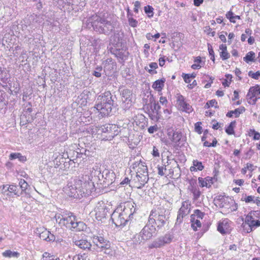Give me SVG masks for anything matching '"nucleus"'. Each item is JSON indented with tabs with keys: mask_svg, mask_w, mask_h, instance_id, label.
<instances>
[{
	"mask_svg": "<svg viewBox=\"0 0 260 260\" xmlns=\"http://www.w3.org/2000/svg\"><path fill=\"white\" fill-rule=\"evenodd\" d=\"M134 205V203L126 202L121 212H119L118 211L113 212L111 215V219L116 226L123 227L131 220L136 210Z\"/></svg>",
	"mask_w": 260,
	"mask_h": 260,
	"instance_id": "1",
	"label": "nucleus"
},
{
	"mask_svg": "<svg viewBox=\"0 0 260 260\" xmlns=\"http://www.w3.org/2000/svg\"><path fill=\"white\" fill-rule=\"evenodd\" d=\"M115 95H113L109 91H105L98 97L94 108L100 112L102 117L108 116L113 108L117 105Z\"/></svg>",
	"mask_w": 260,
	"mask_h": 260,
	"instance_id": "2",
	"label": "nucleus"
},
{
	"mask_svg": "<svg viewBox=\"0 0 260 260\" xmlns=\"http://www.w3.org/2000/svg\"><path fill=\"white\" fill-rule=\"evenodd\" d=\"M89 21L93 29L100 33L108 35L115 28V25L113 22L104 18H102L97 15H92L89 18Z\"/></svg>",
	"mask_w": 260,
	"mask_h": 260,
	"instance_id": "3",
	"label": "nucleus"
},
{
	"mask_svg": "<svg viewBox=\"0 0 260 260\" xmlns=\"http://www.w3.org/2000/svg\"><path fill=\"white\" fill-rule=\"evenodd\" d=\"M76 179V185L79 187V192L81 196H88L95 191L93 182L90 180L88 176H85V178Z\"/></svg>",
	"mask_w": 260,
	"mask_h": 260,
	"instance_id": "4",
	"label": "nucleus"
},
{
	"mask_svg": "<svg viewBox=\"0 0 260 260\" xmlns=\"http://www.w3.org/2000/svg\"><path fill=\"white\" fill-rule=\"evenodd\" d=\"M137 178L138 182H141V186L147 183L149 177L147 167L145 162H140L138 165Z\"/></svg>",
	"mask_w": 260,
	"mask_h": 260,
	"instance_id": "5",
	"label": "nucleus"
},
{
	"mask_svg": "<svg viewBox=\"0 0 260 260\" xmlns=\"http://www.w3.org/2000/svg\"><path fill=\"white\" fill-rule=\"evenodd\" d=\"M149 223L152 224L155 226L158 230L161 229L166 223L168 218L165 215L157 214L153 215V212L152 211L149 216Z\"/></svg>",
	"mask_w": 260,
	"mask_h": 260,
	"instance_id": "6",
	"label": "nucleus"
},
{
	"mask_svg": "<svg viewBox=\"0 0 260 260\" xmlns=\"http://www.w3.org/2000/svg\"><path fill=\"white\" fill-rule=\"evenodd\" d=\"M76 179L69 182L63 188L65 193L70 197L79 198L80 196L79 192V187L76 185Z\"/></svg>",
	"mask_w": 260,
	"mask_h": 260,
	"instance_id": "7",
	"label": "nucleus"
},
{
	"mask_svg": "<svg viewBox=\"0 0 260 260\" xmlns=\"http://www.w3.org/2000/svg\"><path fill=\"white\" fill-rule=\"evenodd\" d=\"M259 99H260V86L256 85L250 87L247 94L248 103L251 105H255Z\"/></svg>",
	"mask_w": 260,
	"mask_h": 260,
	"instance_id": "8",
	"label": "nucleus"
},
{
	"mask_svg": "<svg viewBox=\"0 0 260 260\" xmlns=\"http://www.w3.org/2000/svg\"><path fill=\"white\" fill-rule=\"evenodd\" d=\"M76 220V217L73 215V213L70 212L61 214V218L59 221V223L62 225L66 226L67 228L72 229V223H74Z\"/></svg>",
	"mask_w": 260,
	"mask_h": 260,
	"instance_id": "9",
	"label": "nucleus"
},
{
	"mask_svg": "<svg viewBox=\"0 0 260 260\" xmlns=\"http://www.w3.org/2000/svg\"><path fill=\"white\" fill-rule=\"evenodd\" d=\"M156 230L157 229L154 225L149 223V219H148L146 225L141 230V234L143 235L145 239L148 240L153 236V234L155 233Z\"/></svg>",
	"mask_w": 260,
	"mask_h": 260,
	"instance_id": "10",
	"label": "nucleus"
},
{
	"mask_svg": "<svg viewBox=\"0 0 260 260\" xmlns=\"http://www.w3.org/2000/svg\"><path fill=\"white\" fill-rule=\"evenodd\" d=\"M104 179L103 183L105 185L109 186L114 182L115 179V174L113 171H110L108 170H105L103 172L102 175Z\"/></svg>",
	"mask_w": 260,
	"mask_h": 260,
	"instance_id": "11",
	"label": "nucleus"
},
{
	"mask_svg": "<svg viewBox=\"0 0 260 260\" xmlns=\"http://www.w3.org/2000/svg\"><path fill=\"white\" fill-rule=\"evenodd\" d=\"M97 247L100 249V252H103L108 255H112L113 251L111 249V243L108 240H105L102 244L99 243Z\"/></svg>",
	"mask_w": 260,
	"mask_h": 260,
	"instance_id": "12",
	"label": "nucleus"
},
{
	"mask_svg": "<svg viewBox=\"0 0 260 260\" xmlns=\"http://www.w3.org/2000/svg\"><path fill=\"white\" fill-rule=\"evenodd\" d=\"M230 226L228 219H224L218 223L217 230L222 235H225L230 232Z\"/></svg>",
	"mask_w": 260,
	"mask_h": 260,
	"instance_id": "13",
	"label": "nucleus"
},
{
	"mask_svg": "<svg viewBox=\"0 0 260 260\" xmlns=\"http://www.w3.org/2000/svg\"><path fill=\"white\" fill-rule=\"evenodd\" d=\"M121 95L122 102L127 105L126 108L128 107V105H131L132 102V91L129 89H124L121 91Z\"/></svg>",
	"mask_w": 260,
	"mask_h": 260,
	"instance_id": "14",
	"label": "nucleus"
},
{
	"mask_svg": "<svg viewBox=\"0 0 260 260\" xmlns=\"http://www.w3.org/2000/svg\"><path fill=\"white\" fill-rule=\"evenodd\" d=\"M253 215H250V213L246 216L245 223L243 224V227L244 230H246L247 233H250L252 231V223H253Z\"/></svg>",
	"mask_w": 260,
	"mask_h": 260,
	"instance_id": "15",
	"label": "nucleus"
},
{
	"mask_svg": "<svg viewBox=\"0 0 260 260\" xmlns=\"http://www.w3.org/2000/svg\"><path fill=\"white\" fill-rule=\"evenodd\" d=\"M10 78L9 71L6 69L0 68V80L6 84L3 87L7 86V84L10 81Z\"/></svg>",
	"mask_w": 260,
	"mask_h": 260,
	"instance_id": "16",
	"label": "nucleus"
},
{
	"mask_svg": "<svg viewBox=\"0 0 260 260\" xmlns=\"http://www.w3.org/2000/svg\"><path fill=\"white\" fill-rule=\"evenodd\" d=\"M108 210L105 207H99L95 213V218L99 221H102L107 215Z\"/></svg>",
	"mask_w": 260,
	"mask_h": 260,
	"instance_id": "17",
	"label": "nucleus"
},
{
	"mask_svg": "<svg viewBox=\"0 0 260 260\" xmlns=\"http://www.w3.org/2000/svg\"><path fill=\"white\" fill-rule=\"evenodd\" d=\"M153 102H154V99L151 93L148 95H145L143 99V104L144 106V108L148 109Z\"/></svg>",
	"mask_w": 260,
	"mask_h": 260,
	"instance_id": "18",
	"label": "nucleus"
},
{
	"mask_svg": "<svg viewBox=\"0 0 260 260\" xmlns=\"http://www.w3.org/2000/svg\"><path fill=\"white\" fill-rule=\"evenodd\" d=\"M74 242L76 246L84 250L86 249H89L91 246L90 243L85 239L76 240Z\"/></svg>",
	"mask_w": 260,
	"mask_h": 260,
	"instance_id": "19",
	"label": "nucleus"
},
{
	"mask_svg": "<svg viewBox=\"0 0 260 260\" xmlns=\"http://www.w3.org/2000/svg\"><path fill=\"white\" fill-rule=\"evenodd\" d=\"M190 204L186 201L183 202L178 212L186 216L190 213Z\"/></svg>",
	"mask_w": 260,
	"mask_h": 260,
	"instance_id": "20",
	"label": "nucleus"
},
{
	"mask_svg": "<svg viewBox=\"0 0 260 260\" xmlns=\"http://www.w3.org/2000/svg\"><path fill=\"white\" fill-rule=\"evenodd\" d=\"M206 180H204V179L202 177H199L198 178L199 182L200 184V186L203 187H210L213 183V178L212 177H207L205 178Z\"/></svg>",
	"mask_w": 260,
	"mask_h": 260,
	"instance_id": "21",
	"label": "nucleus"
},
{
	"mask_svg": "<svg viewBox=\"0 0 260 260\" xmlns=\"http://www.w3.org/2000/svg\"><path fill=\"white\" fill-rule=\"evenodd\" d=\"M245 111V108L244 107H241L239 108L236 109L235 110L230 111L227 113L226 116L228 117H232L233 114H235V117H239L240 115Z\"/></svg>",
	"mask_w": 260,
	"mask_h": 260,
	"instance_id": "22",
	"label": "nucleus"
},
{
	"mask_svg": "<svg viewBox=\"0 0 260 260\" xmlns=\"http://www.w3.org/2000/svg\"><path fill=\"white\" fill-rule=\"evenodd\" d=\"M219 49L221 50L220 52V56L222 60H226L230 58V55L227 51V47L226 45H220L219 46Z\"/></svg>",
	"mask_w": 260,
	"mask_h": 260,
	"instance_id": "23",
	"label": "nucleus"
},
{
	"mask_svg": "<svg viewBox=\"0 0 260 260\" xmlns=\"http://www.w3.org/2000/svg\"><path fill=\"white\" fill-rule=\"evenodd\" d=\"M165 81L166 79L165 78L157 80L153 83L152 87L155 90L160 91L163 88Z\"/></svg>",
	"mask_w": 260,
	"mask_h": 260,
	"instance_id": "24",
	"label": "nucleus"
},
{
	"mask_svg": "<svg viewBox=\"0 0 260 260\" xmlns=\"http://www.w3.org/2000/svg\"><path fill=\"white\" fill-rule=\"evenodd\" d=\"M72 229H75L76 231H84L86 229V225L83 222L78 221L76 219L74 223H72Z\"/></svg>",
	"mask_w": 260,
	"mask_h": 260,
	"instance_id": "25",
	"label": "nucleus"
},
{
	"mask_svg": "<svg viewBox=\"0 0 260 260\" xmlns=\"http://www.w3.org/2000/svg\"><path fill=\"white\" fill-rule=\"evenodd\" d=\"M164 241H162L161 238L160 237L158 238L155 240L149 246V248H160L165 245Z\"/></svg>",
	"mask_w": 260,
	"mask_h": 260,
	"instance_id": "26",
	"label": "nucleus"
},
{
	"mask_svg": "<svg viewBox=\"0 0 260 260\" xmlns=\"http://www.w3.org/2000/svg\"><path fill=\"white\" fill-rule=\"evenodd\" d=\"M182 137V133L180 132H174L171 138V141L177 143L179 142Z\"/></svg>",
	"mask_w": 260,
	"mask_h": 260,
	"instance_id": "27",
	"label": "nucleus"
},
{
	"mask_svg": "<svg viewBox=\"0 0 260 260\" xmlns=\"http://www.w3.org/2000/svg\"><path fill=\"white\" fill-rule=\"evenodd\" d=\"M7 190L9 191V192L13 193L14 195H17L19 196L20 194L19 193V187L14 185H10L8 187H7Z\"/></svg>",
	"mask_w": 260,
	"mask_h": 260,
	"instance_id": "28",
	"label": "nucleus"
},
{
	"mask_svg": "<svg viewBox=\"0 0 260 260\" xmlns=\"http://www.w3.org/2000/svg\"><path fill=\"white\" fill-rule=\"evenodd\" d=\"M236 121H234L231 122L228 127L225 129V132L230 135H233L235 133L234 127L236 125Z\"/></svg>",
	"mask_w": 260,
	"mask_h": 260,
	"instance_id": "29",
	"label": "nucleus"
},
{
	"mask_svg": "<svg viewBox=\"0 0 260 260\" xmlns=\"http://www.w3.org/2000/svg\"><path fill=\"white\" fill-rule=\"evenodd\" d=\"M147 240L144 238L143 235L141 234V232L139 235H136L133 238L134 243L136 244H140L143 241Z\"/></svg>",
	"mask_w": 260,
	"mask_h": 260,
	"instance_id": "30",
	"label": "nucleus"
},
{
	"mask_svg": "<svg viewBox=\"0 0 260 260\" xmlns=\"http://www.w3.org/2000/svg\"><path fill=\"white\" fill-rule=\"evenodd\" d=\"M19 254L17 252H13L10 250H8L5 251L3 253V255L4 257H17L19 256Z\"/></svg>",
	"mask_w": 260,
	"mask_h": 260,
	"instance_id": "31",
	"label": "nucleus"
},
{
	"mask_svg": "<svg viewBox=\"0 0 260 260\" xmlns=\"http://www.w3.org/2000/svg\"><path fill=\"white\" fill-rule=\"evenodd\" d=\"M116 128L115 125H111L110 124H105L102 127L101 131L103 133H109Z\"/></svg>",
	"mask_w": 260,
	"mask_h": 260,
	"instance_id": "32",
	"label": "nucleus"
},
{
	"mask_svg": "<svg viewBox=\"0 0 260 260\" xmlns=\"http://www.w3.org/2000/svg\"><path fill=\"white\" fill-rule=\"evenodd\" d=\"M255 53L253 51H250L247 53L245 57H244L243 59L245 61H246L247 63H248L250 61H253Z\"/></svg>",
	"mask_w": 260,
	"mask_h": 260,
	"instance_id": "33",
	"label": "nucleus"
},
{
	"mask_svg": "<svg viewBox=\"0 0 260 260\" xmlns=\"http://www.w3.org/2000/svg\"><path fill=\"white\" fill-rule=\"evenodd\" d=\"M149 109L152 110V112L153 113H155L156 115H159V110L160 109V106L158 103H156L154 101V102H153V103L150 106Z\"/></svg>",
	"mask_w": 260,
	"mask_h": 260,
	"instance_id": "34",
	"label": "nucleus"
},
{
	"mask_svg": "<svg viewBox=\"0 0 260 260\" xmlns=\"http://www.w3.org/2000/svg\"><path fill=\"white\" fill-rule=\"evenodd\" d=\"M105 240H107L101 236H93L92 237V241H93V243L96 245V246H97V244H99V243H100L101 244L104 242H105Z\"/></svg>",
	"mask_w": 260,
	"mask_h": 260,
	"instance_id": "35",
	"label": "nucleus"
},
{
	"mask_svg": "<svg viewBox=\"0 0 260 260\" xmlns=\"http://www.w3.org/2000/svg\"><path fill=\"white\" fill-rule=\"evenodd\" d=\"M114 54L118 58H119L123 61L126 59L127 57V55H126L124 52L120 51V50H116Z\"/></svg>",
	"mask_w": 260,
	"mask_h": 260,
	"instance_id": "36",
	"label": "nucleus"
},
{
	"mask_svg": "<svg viewBox=\"0 0 260 260\" xmlns=\"http://www.w3.org/2000/svg\"><path fill=\"white\" fill-rule=\"evenodd\" d=\"M144 11L146 14H148V16L149 18L153 17V8L152 6L148 5L144 7Z\"/></svg>",
	"mask_w": 260,
	"mask_h": 260,
	"instance_id": "37",
	"label": "nucleus"
},
{
	"mask_svg": "<svg viewBox=\"0 0 260 260\" xmlns=\"http://www.w3.org/2000/svg\"><path fill=\"white\" fill-rule=\"evenodd\" d=\"M160 237L161 238L162 241H164L163 242L164 243L165 245L171 243L173 239L172 235L169 234H166L165 236H161Z\"/></svg>",
	"mask_w": 260,
	"mask_h": 260,
	"instance_id": "38",
	"label": "nucleus"
},
{
	"mask_svg": "<svg viewBox=\"0 0 260 260\" xmlns=\"http://www.w3.org/2000/svg\"><path fill=\"white\" fill-rule=\"evenodd\" d=\"M182 108V110L185 111L187 113H190L192 111V107L188 104H187L186 102L183 103V104L181 106Z\"/></svg>",
	"mask_w": 260,
	"mask_h": 260,
	"instance_id": "39",
	"label": "nucleus"
},
{
	"mask_svg": "<svg viewBox=\"0 0 260 260\" xmlns=\"http://www.w3.org/2000/svg\"><path fill=\"white\" fill-rule=\"evenodd\" d=\"M49 234H50L49 231L45 230L40 234V238L43 240L47 241Z\"/></svg>",
	"mask_w": 260,
	"mask_h": 260,
	"instance_id": "40",
	"label": "nucleus"
},
{
	"mask_svg": "<svg viewBox=\"0 0 260 260\" xmlns=\"http://www.w3.org/2000/svg\"><path fill=\"white\" fill-rule=\"evenodd\" d=\"M19 184L20 188L22 190L20 193V194H21L22 191L25 190V189L27 188L28 184L24 179H21L19 181Z\"/></svg>",
	"mask_w": 260,
	"mask_h": 260,
	"instance_id": "41",
	"label": "nucleus"
},
{
	"mask_svg": "<svg viewBox=\"0 0 260 260\" xmlns=\"http://www.w3.org/2000/svg\"><path fill=\"white\" fill-rule=\"evenodd\" d=\"M102 71V67L101 66L97 67L95 70L92 73V75L96 77H100L102 75L101 71Z\"/></svg>",
	"mask_w": 260,
	"mask_h": 260,
	"instance_id": "42",
	"label": "nucleus"
},
{
	"mask_svg": "<svg viewBox=\"0 0 260 260\" xmlns=\"http://www.w3.org/2000/svg\"><path fill=\"white\" fill-rule=\"evenodd\" d=\"M191 215H194V217L196 216L198 218L202 219L205 215V213L200 210L197 209L194 211V214Z\"/></svg>",
	"mask_w": 260,
	"mask_h": 260,
	"instance_id": "43",
	"label": "nucleus"
},
{
	"mask_svg": "<svg viewBox=\"0 0 260 260\" xmlns=\"http://www.w3.org/2000/svg\"><path fill=\"white\" fill-rule=\"evenodd\" d=\"M193 166L196 168V170H198L199 171H202L204 169V166L202 165V163L200 161H198V160H194Z\"/></svg>",
	"mask_w": 260,
	"mask_h": 260,
	"instance_id": "44",
	"label": "nucleus"
},
{
	"mask_svg": "<svg viewBox=\"0 0 260 260\" xmlns=\"http://www.w3.org/2000/svg\"><path fill=\"white\" fill-rule=\"evenodd\" d=\"M128 21L129 25L133 27H136L138 25V21L132 17L128 18Z\"/></svg>",
	"mask_w": 260,
	"mask_h": 260,
	"instance_id": "45",
	"label": "nucleus"
},
{
	"mask_svg": "<svg viewBox=\"0 0 260 260\" xmlns=\"http://www.w3.org/2000/svg\"><path fill=\"white\" fill-rule=\"evenodd\" d=\"M194 200H197L201 196V192L199 189L194 188L192 190Z\"/></svg>",
	"mask_w": 260,
	"mask_h": 260,
	"instance_id": "46",
	"label": "nucleus"
},
{
	"mask_svg": "<svg viewBox=\"0 0 260 260\" xmlns=\"http://www.w3.org/2000/svg\"><path fill=\"white\" fill-rule=\"evenodd\" d=\"M248 76L254 79H258L260 77V71H257L256 73H253L252 71L248 72Z\"/></svg>",
	"mask_w": 260,
	"mask_h": 260,
	"instance_id": "47",
	"label": "nucleus"
},
{
	"mask_svg": "<svg viewBox=\"0 0 260 260\" xmlns=\"http://www.w3.org/2000/svg\"><path fill=\"white\" fill-rule=\"evenodd\" d=\"M202 122H198L194 125V129L196 132L199 134H201L202 133V127L201 126Z\"/></svg>",
	"mask_w": 260,
	"mask_h": 260,
	"instance_id": "48",
	"label": "nucleus"
},
{
	"mask_svg": "<svg viewBox=\"0 0 260 260\" xmlns=\"http://www.w3.org/2000/svg\"><path fill=\"white\" fill-rule=\"evenodd\" d=\"M215 104H216V105L217 104V103L216 101V100H211L208 101V102H207V103L206 104V105L205 106V108L208 109V108H210V107H213L215 106Z\"/></svg>",
	"mask_w": 260,
	"mask_h": 260,
	"instance_id": "49",
	"label": "nucleus"
},
{
	"mask_svg": "<svg viewBox=\"0 0 260 260\" xmlns=\"http://www.w3.org/2000/svg\"><path fill=\"white\" fill-rule=\"evenodd\" d=\"M184 217H185V216L178 212L177 217L175 224L176 225L180 224L182 222L183 219Z\"/></svg>",
	"mask_w": 260,
	"mask_h": 260,
	"instance_id": "50",
	"label": "nucleus"
},
{
	"mask_svg": "<svg viewBox=\"0 0 260 260\" xmlns=\"http://www.w3.org/2000/svg\"><path fill=\"white\" fill-rule=\"evenodd\" d=\"M250 134L253 135V139L255 140H258L260 139V134L254 129L250 131Z\"/></svg>",
	"mask_w": 260,
	"mask_h": 260,
	"instance_id": "51",
	"label": "nucleus"
},
{
	"mask_svg": "<svg viewBox=\"0 0 260 260\" xmlns=\"http://www.w3.org/2000/svg\"><path fill=\"white\" fill-rule=\"evenodd\" d=\"M190 221L191 222L193 223H195V225L200 228L201 226V222L199 219H196L194 215L190 216Z\"/></svg>",
	"mask_w": 260,
	"mask_h": 260,
	"instance_id": "52",
	"label": "nucleus"
},
{
	"mask_svg": "<svg viewBox=\"0 0 260 260\" xmlns=\"http://www.w3.org/2000/svg\"><path fill=\"white\" fill-rule=\"evenodd\" d=\"M123 32L121 31H117L114 34V37L115 39H117L118 42L121 41L123 38Z\"/></svg>",
	"mask_w": 260,
	"mask_h": 260,
	"instance_id": "53",
	"label": "nucleus"
},
{
	"mask_svg": "<svg viewBox=\"0 0 260 260\" xmlns=\"http://www.w3.org/2000/svg\"><path fill=\"white\" fill-rule=\"evenodd\" d=\"M147 110L148 111L149 116L152 120H157V119H158L157 116L158 115H156V114L153 113V112H152V110H150L149 108Z\"/></svg>",
	"mask_w": 260,
	"mask_h": 260,
	"instance_id": "54",
	"label": "nucleus"
},
{
	"mask_svg": "<svg viewBox=\"0 0 260 260\" xmlns=\"http://www.w3.org/2000/svg\"><path fill=\"white\" fill-rule=\"evenodd\" d=\"M44 260H53L54 259L53 255H51L48 252H45L43 255Z\"/></svg>",
	"mask_w": 260,
	"mask_h": 260,
	"instance_id": "55",
	"label": "nucleus"
},
{
	"mask_svg": "<svg viewBox=\"0 0 260 260\" xmlns=\"http://www.w3.org/2000/svg\"><path fill=\"white\" fill-rule=\"evenodd\" d=\"M255 199V197L253 196H249L246 198H244V200L242 199V200L244 201L246 203H250V202H253L254 201V199Z\"/></svg>",
	"mask_w": 260,
	"mask_h": 260,
	"instance_id": "56",
	"label": "nucleus"
},
{
	"mask_svg": "<svg viewBox=\"0 0 260 260\" xmlns=\"http://www.w3.org/2000/svg\"><path fill=\"white\" fill-rule=\"evenodd\" d=\"M158 129L157 126L156 125L154 126H151L148 128V132L150 134H153L154 132L157 131Z\"/></svg>",
	"mask_w": 260,
	"mask_h": 260,
	"instance_id": "57",
	"label": "nucleus"
},
{
	"mask_svg": "<svg viewBox=\"0 0 260 260\" xmlns=\"http://www.w3.org/2000/svg\"><path fill=\"white\" fill-rule=\"evenodd\" d=\"M19 156H20L21 157H22L23 158V156L21 155V154L19 153H11L10 155V159H15L16 158H19Z\"/></svg>",
	"mask_w": 260,
	"mask_h": 260,
	"instance_id": "58",
	"label": "nucleus"
},
{
	"mask_svg": "<svg viewBox=\"0 0 260 260\" xmlns=\"http://www.w3.org/2000/svg\"><path fill=\"white\" fill-rule=\"evenodd\" d=\"M184 81L186 83H189L191 82L190 78L189 77V74H185L182 75Z\"/></svg>",
	"mask_w": 260,
	"mask_h": 260,
	"instance_id": "59",
	"label": "nucleus"
},
{
	"mask_svg": "<svg viewBox=\"0 0 260 260\" xmlns=\"http://www.w3.org/2000/svg\"><path fill=\"white\" fill-rule=\"evenodd\" d=\"M234 15V14L233 12H232L231 11H230L226 13V17L228 19L230 20V21H232Z\"/></svg>",
	"mask_w": 260,
	"mask_h": 260,
	"instance_id": "60",
	"label": "nucleus"
},
{
	"mask_svg": "<svg viewBox=\"0 0 260 260\" xmlns=\"http://www.w3.org/2000/svg\"><path fill=\"white\" fill-rule=\"evenodd\" d=\"M177 101L179 102V104L180 106L183 104V103H185L184 98L182 95H178L177 98Z\"/></svg>",
	"mask_w": 260,
	"mask_h": 260,
	"instance_id": "61",
	"label": "nucleus"
},
{
	"mask_svg": "<svg viewBox=\"0 0 260 260\" xmlns=\"http://www.w3.org/2000/svg\"><path fill=\"white\" fill-rule=\"evenodd\" d=\"M152 155L154 157H157L159 156L158 150L155 146H153V147Z\"/></svg>",
	"mask_w": 260,
	"mask_h": 260,
	"instance_id": "62",
	"label": "nucleus"
},
{
	"mask_svg": "<svg viewBox=\"0 0 260 260\" xmlns=\"http://www.w3.org/2000/svg\"><path fill=\"white\" fill-rule=\"evenodd\" d=\"M140 5H141L139 1L135 2V4H134V6H135L134 12L135 13H138V9H139V8H140Z\"/></svg>",
	"mask_w": 260,
	"mask_h": 260,
	"instance_id": "63",
	"label": "nucleus"
},
{
	"mask_svg": "<svg viewBox=\"0 0 260 260\" xmlns=\"http://www.w3.org/2000/svg\"><path fill=\"white\" fill-rule=\"evenodd\" d=\"M250 215H253V217H255L256 218H258L259 216L260 215V211H253L250 212Z\"/></svg>",
	"mask_w": 260,
	"mask_h": 260,
	"instance_id": "64",
	"label": "nucleus"
}]
</instances>
